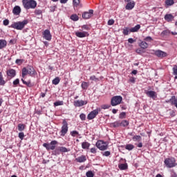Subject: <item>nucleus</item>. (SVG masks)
Returning <instances> with one entry per match:
<instances>
[{"mask_svg":"<svg viewBox=\"0 0 177 177\" xmlns=\"http://www.w3.org/2000/svg\"><path fill=\"white\" fill-rule=\"evenodd\" d=\"M22 3L25 9H35L37 8L35 0H22Z\"/></svg>","mask_w":177,"mask_h":177,"instance_id":"obj_1","label":"nucleus"},{"mask_svg":"<svg viewBox=\"0 0 177 177\" xmlns=\"http://www.w3.org/2000/svg\"><path fill=\"white\" fill-rule=\"evenodd\" d=\"M26 24H28V20H24L22 21L14 22L10 27L15 30H23L26 27Z\"/></svg>","mask_w":177,"mask_h":177,"instance_id":"obj_2","label":"nucleus"},{"mask_svg":"<svg viewBox=\"0 0 177 177\" xmlns=\"http://www.w3.org/2000/svg\"><path fill=\"white\" fill-rule=\"evenodd\" d=\"M34 75L35 74V69L31 66H28L26 68L22 69V77L24 78L26 75Z\"/></svg>","mask_w":177,"mask_h":177,"instance_id":"obj_3","label":"nucleus"},{"mask_svg":"<svg viewBox=\"0 0 177 177\" xmlns=\"http://www.w3.org/2000/svg\"><path fill=\"white\" fill-rule=\"evenodd\" d=\"M165 164L167 168H174L176 167V160L174 158H167L165 160Z\"/></svg>","mask_w":177,"mask_h":177,"instance_id":"obj_4","label":"nucleus"},{"mask_svg":"<svg viewBox=\"0 0 177 177\" xmlns=\"http://www.w3.org/2000/svg\"><path fill=\"white\" fill-rule=\"evenodd\" d=\"M122 102V97L121 95H116L111 98V106H118V104H121Z\"/></svg>","mask_w":177,"mask_h":177,"instance_id":"obj_5","label":"nucleus"},{"mask_svg":"<svg viewBox=\"0 0 177 177\" xmlns=\"http://www.w3.org/2000/svg\"><path fill=\"white\" fill-rule=\"evenodd\" d=\"M95 145L97 149L102 151L107 150V147H109L107 142H104L103 140H98Z\"/></svg>","mask_w":177,"mask_h":177,"instance_id":"obj_6","label":"nucleus"},{"mask_svg":"<svg viewBox=\"0 0 177 177\" xmlns=\"http://www.w3.org/2000/svg\"><path fill=\"white\" fill-rule=\"evenodd\" d=\"M57 143V141L53 140L50 142V143H44L43 147L46 149V150H55L56 149V145Z\"/></svg>","mask_w":177,"mask_h":177,"instance_id":"obj_7","label":"nucleus"},{"mask_svg":"<svg viewBox=\"0 0 177 177\" xmlns=\"http://www.w3.org/2000/svg\"><path fill=\"white\" fill-rule=\"evenodd\" d=\"M68 132V124L66 121V120H63V125L62 127V130H61V136H64L66 133Z\"/></svg>","mask_w":177,"mask_h":177,"instance_id":"obj_8","label":"nucleus"},{"mask_svg":"<svg viewBox=\"0 0 177 177\" xmlns=\"http://www.w3.org/2000/svg\"><path fill=\"white\" fill-rule=\"evenodd\" d=\"M99 111H100V109H97L95 110L92 111L87 115L88 120H93V118H95V117H96L97 114H99Z\"/></svg>","mask_w":177,"mask_h":177,"instance_id":"obj_9","label":"nucleus"},{"mask_svg":"<svg viewBox=\"0 0 177 177\" xmlns=\"http://www.w3.org/2000/svg\"><path fill=\"white\" fill-rule=\"evenodd\" d=\"M68 151H70V150L67 148L64 147H59L54 151V153L55 156H57V154H60V153H68Z\"/></svg>","mask_w":177,"mask_h":177,"instance_id":"obj_10","label":"nucleus"},{"mask_svg":"<svg viewBox=\"0 0 177 177\" xmlns=\"http://www.w3.org/2000/svg\"><path fill=\"white\" fill-rule=\"evenodd\" d=\"M43 38L46 39V41H50V39H52V35H50V31H49V30H45L43 32Z\"/></svg>","mask_w":177,"mask_h":177,"instance_id":"obj_11","label":"nucleus"},{"mask_svg":"<svg viewBox=\"0 0 177 177\" xmlns=\"http://www.w3.org/2000/svg\"><path fill=\"white\" fill-rule=\"evenodd\" d=\"M93 16V10H89L88 12H84L82 14L84 19H91Z\"/></svg>","mask_w":177,"mask_h":177,"instance_id":"obj_12","label":"nucleus"},{"mask_svg":"<svg viewBox=\"0 0 177 177\" xmlns=\"http://www.w3.org/2000/svg\"><path fill=\"white\" fill-rule=\"evenodd\" d=\"M155 55L158 57H160V58L167 57V53H165L161 50H158L155 51Z\"/></svg>","mask_w":177,"mask_h":177,"instance_id":"obj_13","label":"nucleus"},{"mask_svg":"<svg viewBox=\"0 0 177 177\" xmlns=\"http://www.w3.org/2000/svg\"><path fill=\"white\" fill-rule=\"evenodd\" d=\"M86 103H88L86 101L76 100L74 102V106H75V107H81V106H84V104H86Z\"/></svg>","mask_w":177,"mask_h":177,"instance_id":"obj_14","label":"nucleus"},{"mask_svg":"<svg viewBox=\"0 0 177 177\" xmlns=\"http://www.w3.org/2000/svg\"><path fill=\"white\" fill-rule=\"evenodd\" d=\"M75 35L79 38H85V37H88L89 34H88L86 32H76Z\"/></svg>","mask_w":177,"mask_h":177,"instance_id":"obj_15","label":"nucleus"},{"mask_svg":"<svg viewBox=\"0 0 177 177\" xmlns=\"http://www.w3.org/2000/svg\"><path fill=\"white\" fill-rule=\"evenodd\" d=\"M174 19H175V17H174L172 14H166L165 15V20H166V21H168V23L172 21Z\"/></svg>","mask_w":177,"mask_h":177,"instance_id":"obj_16","label":"nucleus"},{"mask_svg":"<svg viewBox=\"0 0 177 177\" xmlns=\"http://www.w3.org/2000/svg\"><path fill=\"white\" fill-rule=\"evenodd\" d=\"M21 12V8H20V6H15L12 10V12L15 15H16V16H19Z\"/></svg>","mask_w":177,"mask_h":177,"instance_id":"obj_17","label":"nucleus"},{"mask_svg":"<svg viewBox=\"0 0 177 177\" xmlns=\"http://www.w3.org/2000/svg\"><path fill=\"white\" fill-rule=\"evenodd\" d=\"M133 8H135V2L130 1L127 4L125 9L127 10H132Z\"/></svg>","mask_w":177,"mask_h":177,"instance_id":"obj_18","label":"nucleus"},{"mask_svg":"<svg viewBox=\"0 0 177 177\" xmlns=\"http://www.w3.org/2000/svg\"><path fill=\"white\" fill-rule=\"evenodd\" d=\"M7 75L8 77H10L11 78L16 77V71H15L14 69H10L7 71Z\"/></svg>","mask_w":177,"mask_h":177,"instance_id":"obj_19","label":"nucleus"},{"mask_svg":"<svg viewBox=\"0 0 177 177\" xmlns=\"http://www.w3.org/2000/svg\"><path fill=\"white\" fill-rule=\"evenodd\" d=\"M75 160L77 162H85V161H86V156L82 155V156L77 158Z\"/></svg>","mask_w":177,"mask_h":177,"instance_id":"obj_20","label":"nucleus"},{"mask_svg":"<svg viewBox=\"0 0 177 177\" xmlns=\"http://www.w3.org/2000/svg\"><path fill=\"white\" fill-rule=\"evenodd\" d=\"M140 29V25L138 24L136 26H134L133 28H131L129 31L130 32H137V31H139V30Z\"/></svg>","mask_w":177,"mask_h":177,"instance_id":"obj_21","label":"nucleus"},{"mask_svg":"<svg viewBox=\"0 0 177 177\" xmlns=\"http://www.w3.org/2000/svg\"><path fill=\"white\" fill-rule=\"evenodd\" d=\"M6 45H8L6 40L0 39V49H3V48L6 47Z\"/></svg>","mask_w":177,"mask_h":177,"instance_id":"obj_22","label":"nucleus"},{"mask_svg":"<svg viewBox=\"0 0 177 177\" xmlns=\"http://www.w3.org/2000/svg\"><path fill=\"white\" fill-rule=\"evenodd\" d=\"M146 93L147 96H149V97H151L152 99H154V97H156V92L153 91H147Z\"/></svg>","mask_w":177,"mask_h":177,"instance_id":"obj_23","label":"nucleus"},{"mask_svg":"<svg viewBox=\"0 0 177 177\" xmlns=\"http://www.w3.org/2000/svg\"><path fill=\"white\" fill-rule=\"evenodd\" d=\"M140 46L142 49H147V48H149V44L146 41H142L140 44Z\"/></svg>","mask_w":177,"mask_h":177,"instance_id":"obj_24","label":"nucleus"},{"mask_svg":"<svg viewBox=\"0 0 177 177\" xmlns=\"http://www.w3.org/2000/svg\"><path fill=\"white\" fill-rule=\"evenodd\" d=\"M125 149L126 150H129V151H131V150H133V149H135V146H133V145L132 144H127L125 146Z\"/></svg>","mask_w":177,"mask_h":177,"instance_id":"obj_25","label":"nucleus"},{"mask_svg":"<svg viewBox=\"0 0 177 177\" xmlns=\"http://www.w3.org/2000/svg\"><path fill=\"white\" fill-rule=\"evenodd\" d=\"M89 146H91V144H89V142H84L82 143V149H89Z\"/></svg>","mask_w":177,"mask_h":177,"instance_id":"obj_26","label":"nucleus"},{"mask_svg":"<svg viewBox=\"0 0 177 177\" xmlns=\"http://www.w3.org/2000/svg\"><path fill=\"white\" fill-rule=\"evenodd\" d=\"M111 125L113 128H118V127H121V124L120 121L114 122L113 123H111Z\"/></svg>","mask_w":177,"mask_h":177,"instance_id":"obj_27","label":"nucleus"},{"mask_svg":"<svg viewBox=\"0 0 177 177\" xmlns=\"http://www.w3.org/2000/svg\"><path fill=\"white\" fill-rule=\"evenodd\" d=\"M174 3H175L174 0H166L165 1V4L167 5V6H172V5H174Z\"/></svg>","mask_w":177,"mask_h":177,"instance_id":"obj_28","label":"nucleus"},{"mask_svg":"<svg viewBox=\"0 0 177 177\" xmlns=\"http://www.w3.org/2000/svg\"><path fill=\"white\" fill-rule=\"evenodd\" d=\"M6 84V82L3 80V76H2V73H0V85L3 86Z\"/></svg>","mask_w":177,"mask_h":177,"instance_id":"obj_29","label":"nucleus"},{"mask_svg":"<svg viewBox=\"0 0 177 177\" xmlns=\"http://www.w3.org/2000/svg\"><path fill=\"white\" fill-rule=\"evenodd\" d=\"M133 140L135 142H140V140H142V137L140 136H134L133 137Z\"/></svg>","mask_w":177,"mask_h":177,"instance_id":"obj_30","label":"nucleus"},{"mask_svg":"<svg viewBox=\"0 0 177 177\" xmlns=\"http://www.w3.org/2000/svg\"><path fill=\"white\" fill-rule=\"evenodd\" d=\"M128 125H129V122L127 120L120 122V127H128Z\"/></svg>","mask_w":177,"mask_h":177,"instance_id":"obj_31","label":"nucleus"},{"mask_svg":"<svg viewBox=\"0 0 177 177\" xmlns=\"http://www.w3.org/2000/svg\"><path fill=\"white\" fill-rule=\"evenodd\" d=\"M26 129V126L23 124H18V131H24Z\"/></svg>","mask_w":177,"mask_h":177,"instance_id":"obj_32","label":"nucleus"},{"mask_svg":"<svg viewBox=\"0 0 177 177\" xmlns=\"http://www.w3.org/2000/svg\"><path fill=\"white\" fill-rule=\"evenodd\" d=\"M89 86V84L86 82H83L82 83V89H88V87Z\"/></svg>","mask_w":177,"mask_h":177,"instance_id":"obj_33","label":"nucleus"},{"mask_svg":"<svg viewBox=\"0 0 177 177\" xmlns=\"http://www.w3.org/2000/svg\"><path fill=\"white\" fill-rule=\"evenodd\" d=\"M169 34H171V32L169 30H163L161 32L160 35L162 37H165V35H169Z\"/></svg>","mask_w":177,"mask_h":177,"instance_id":"obj_34","label":"nucleus"},{"mask_svg":"<svg viewBox=\"0 0 177 177\" xmlns=\"http://www.w3.org/2000/svg\"><path fill=\"white\" fill-rule=\"evenodd\" d=\"M59 82H60V78H59L58 77H55L53 80V85H57L59 84Z\"/></svg>","mask_w":177,"mask_h":177,"instance_id":"obj_35","label":"nucleus"},{"mask_svg":"<svg viewBox=\"0 0 177 177\" xmlns=\"http://www.w3.org/2000/svg\"><path fill=\"white\" fill-rule=\"evenodd\" d=\"M120 169L124 170L127 169L128 168V165L127 164H121L119 165Z\"/></svg>","mask_w":177,"mask_h":177,"instance_id":"obj_36","label":"nucleus"},{"mask_svg":"<svg viewBox=\"0 0 177 177\" xmlns=\"http://www.w3.org/2000/svg\"><path fill=\"white\" fill-rule=\"evenodd\" d=\"M71 20H73V21H78L79 17H77V15H72L71 16Z\"/></svg>","mask_w":177,"mask_h":177,"instance_id":"obj_37","label":"nucleus"},{"mask_svg":"<svg viewBox=\"0 0 177 177\" xmlns=\"http://www.w3.org/2000/svg\"><path fill=\"white\" fill-rule=\"evenodd\" d=\"M86 176L87 177H93L95 176V174H93V172H92V171H88L86 173Z\"/></svg>","mask_w":177,"mask_h":177,"instance_id":"obj_38","label":"nucleus"},{"mask_svg":"<svg viewBox=\"0 0 177 177\" xmlns=\"http://www.w3.org/2000/svg\"><path fill=\"white\" fill-rule=\"evenodd\" d=\"M35 14L37 15V16H39V15H42V10L39 9H36L35 10Z\"/></svg>","mask_w":177,"mask_h":177,"instance_id":"obj_39","label":"nucleus"},{"mask_svg":"<svg viewBox=\"0 0 177 177\" xmlns=\"http://www.w3.org/2000/svg\"><path fill=\"white\" fill-rule=\"evenodd\" d=\"M23 84L27 85V86H31V82H26L24 79H21Z\"/></svg>","mask_w":177,"mask_h":177,"instance_id":"obj_40","label":"nucleus"},{"mask_svg":"<svg viewBox=\"0 0 177 177\" xmlns=\"http://www.w3.org/2000/svg\"><path fill=\"white\" fill-rule=\"evenodd\" d=\"M144 41H146L147 42H151V41H153V38H151L150 36H148L144 39Z\"/></svg>","mask_w":177,"mask_h":177,"instance_id":"obj_41","label":"nucleus"},{"mask_svg":"<svg viewBox=\"0 0 177 177\" xmlns=\"http://www.w3.org/2000/svg\"><path fill=\"white\" fill-rule=\"evenodd\" d=\"M54 106H63V101H57L54 103Z\"/></svg>","mask_w":177,"mask_h":177,"instance_id":"obj_42","label":"nucleus"},{"mask_svg":"<svg viewBox=\"0 0 177 177\" xmlns=\"http://www.w3.org/2000/svg\"><path fill=\"white\" fill-rule=\"evenodd\" d=\"M123 34L124 35H128V34H129V29H128V28L123 29Z\"/></svg>","mask_w":177,"mask_h":177,"instance_id":"obj_43","label":"nucleus"},{"mask_svg":"<svg viewBox=\"0 0 177 177\" xmlns=\"http://www.w3.org/2000/svg\"><path fill=\"white\" fill-rule=\"evenodd\" d=\"M80 117V120H82V121H85V120L86 118V115H85V114H84V113H81Z\"/></svg>","mask_w":177,"mask_h":177,"instance_id":"obj_44","label":"nucleus"},{"mask_svg":"<svg viewBox=\"0 0 177 177\" xmlns=\"http://www.w3.org/2000/svg\"><path fill=\"white\" fill-rule=\"evenodd\" d=\"M73 6H78L80 5V0H73Z\"/></svg>","mask_w":177,"mask_h":177,"instance_id":"obj_45","label":"nucleus"},{"mask_svg":"<svg viewBox=\"0 0 177 177\" xmlns=\"http://www.w3.org/2000/svg\"><path fill=\"white\" fill-rule=\"evenodd\" d=\"M19 138L21 139V140H23L24 139V133L21 132L19 133Z\"/></svg>","mask_w":177,"mask_h":177,"instance_id":"obj_46","label":"nucleus"},{"mask_svg":"<svg viewBox=\"0 0 177 177\" xmlns=\"http://www.w3.org/2000/svg\"><path fill=\"white\" fill-rule=\"evenodd\" d=\"M111 153L109 151H106L105 152H103L102 155L104 156L105 157H109L110 156Z\"/></svg>","mask_w":177,"mask_h":177,"instance_id":"obj_47","label":"nucleus"},{"mask_svg":"<svg viewBox=\"0 0 177 177\" xmlns=\"http://www.w3.org/2000/svg\"><path fill=\"white\" fill-rule=\"evenodd\" d=\"M114 24V19H109L108 21V26H113Z\"/></svg>","mask_w":177,"mask_h":177,"instance_id":"obj_48","label":"nucleus"},{"mask_svg":"<svg viewBox=\"0 0 177 177\" xmlns=\"http://www.w3.org/2000/svg\"><path fill=\"white\" fill-rule=\"evenodd\" d=\"M90 80H91V81H99V79L96 78V76L95 75L91 76Z\"/></svg>","mask_w":177,"mask_h":177,"instance_id":"obj_49","label":"nucleus"},{"mask_svg":"<svg viewBox=\"0 0 177 177\" xmlns=\"http://www.w3.org/2000/svg\"><path fill=\"white\" fill-rule=\"evenodd\" d=\"M126 115L125 112H122L120 115H119V118H124Z\"/></svg>","mask_w":177,"mask_h":177,"instance_id":"obj_50","label":"nucleus"},{"mask_svg":"<svg viewBox=\"0 0 177 177\" xmlns=\"http://www.w3.org/2000/svg\"><path fill=\"white\" fill-rule=\"evenodd\" d=\"M20 82V80L19 79H16L14 82H13V85H19Z\"/></svg>","mask_w":177,"mask_h":177,"instance_id":"obj_51","label":"nucleus"},{"mask_svg":"<svg viewBox=\"0 0 177 177\" xmlns=\"http://www.w3.org/2000/svg\"><path fill=\"white\" fill-rule=\"evenodd\" d=\"M15 63H17V64H21V63H23V59H16Z\"/></svg>","mask_w":177,"mask_h":177,"instance_id":"obj_52","label":"nucleus"},{"mask_svg":"<svg viewBox=\"0 0 177 177\" xmlns=\"http://www.w3.org/2000/svg\"><path fill=\"white\" fill-rule=\"evenodd\" d=\"M173 71H174V75H177V66H175L173 68Z\"/></svg>","mask_w":177,"mask_h":177,"instance_id":"obj_53","label":"nucleus"},{"mask_svg":"<svg viewBox=\"0 0 177 177\" xmlns=\"http://www.w3.org/2000/svg\"><path fill=\"white\" fill-rule=\"evenodd\" d=\"M82 28L83 30H89V26H88V25H84L83 26H82Z\"/></svg>","mask_w":177,"mask_h":177,"instance_id":"obj_54","label":"nucleus"},{"mask_svg":"<svg viewBox=\"0 0 177 177\" xmlns=\"http://www.w3.org/2000/svg\"><path fill=\"white\" fill-rule=\"evenodd\" d=\"M71 135H72V136H75L78 135V133L77 131H73L71 132Z\"/></svg>","mask_w":177,"mask_h":177,"instance_id":"obj_55","label":"nucleus"},{"mask_svg":"<svg viewBox=\"0 0 177 177\" xmlns=\"http://www.w3.org/2000/svg\"><path fill=\"white\" fill-rule=\"evenodd\" d=\"M3 25L4 26H8L9 25V21L8 19H5L3 21Z\"/></svg>","mask_w":177,"mask_h":177,"instance_id":"obj_56","label":"nucleus"},{"mask_svg":"<svg viewBox=\"0 0 177 177\" xmlns=\"http://www.w3.org/2000/svg\"><path fill=\"white\" fill-rule=\"evenodd\" d=\"M128 42H129V44H133V42H135V40H134L133 39H132V38H129V39H128Z\"/></svg>","mask_w":177,"mask_h":177,"instance_id":"obj_57","label":"nucleus"},{"mask_svg":"<svg viewBox=\"0 0 177 177\" xmlns=\"http://www.w3.org/2000/svg\"><path fill=\"white\" fill-rule=\"evenodd\" d=\"M110 106L109 105H102V109H104V110H106V109H109Z\"/></svg>","mask_w":177,"mask_h":177,"instance_id":"obj_58","label":"nucleus"},{"mask_svg":"<svg viewBox=\"0 0 177 177\" xmlns=\"http://www.w3.org/2000/svg\"><path fill=\"white\" fill-rule=\"evenodd\" d=\"M91 153H93V154L96 153V148H91Z\"/></svg>","mask_w":177,"mask_h":177,"instance_id":"obj_59","label":"nucleus"},{"mask_svg":"<svg viewBox=\"0 0 177 177\" xmlns=\"http://www.w3.org/2000/svg\"><path fill=\"white\" fill-rule=\"evenodd\" d=\"M138 147H143V144L142 142H139L138 145H137Z\"/></svg>","mask_w":177,"mask_h":177,"instance_id":"obj_60","label":"nucleus"},{"mask_svg":"<svg viewBox=\"0 0 177 177\" xmlns=\"http://www.w3.org/2000/svg\"><path fill=\"white\" fill-rule=\"evenodd\" d=\"M131 73L133 74L134 75H136V74H138V71L133 70V71L131 72Z\"/></svg>","mask_w":177,"mask_h":177,"instance_id":"obj_61","label":"nucleus"},{"mask_svg":"<svg viewBox=\"0 0 177 177\" xmlns=\"http://www.w3.org/2000/svg\"><path fill=\"white\" fill-rule=\"evenodd\" d=\"M67 1L68 0H60L61 3H67Z\"/></svg>","mask_w":177,"mask_h":177,"instance_id":"obj_62","label":"nucleus"},{"mask_svg":"<svg viewBox=\"0 0 177 177\" xmlns=\"http://www.w3.org/2000/svg\"><path fill=\"white\" fill-rule=\"evenodd\" d=\"M171 104L174 105L176 107V109H177V102H176L173 101V102H171Z\"/></svg>","mask_w":177,"mask_h":177,"instance_id":"obj_63","label":"nucleus"},{"mask_svg":"<svg viewBox=\"0 0 177 177\" xmlns=\"http://www.w3.org/2000/svg\"><path fill=\"white\" fill-rule=\"evenodd\" d=\"M171 177H177V175L175 172L171 173Z\"/></svg>","mask_w":177,"mask_h":177,"instance_id":"obj_64","label":"nucleus"}]
</instances>
